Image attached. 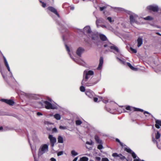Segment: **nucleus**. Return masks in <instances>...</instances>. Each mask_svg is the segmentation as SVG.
Segmentation results:
<instances>
[{
    "label": "nucleus",
    "mask_w": 161,
    "mask_h": 161,
    "mask_svg": "<svg viewBox=\"0 0 161 161\" xmlns=\"http://www.w3.org/2000/svg\"><path fill=\"white\" fill-rule=\"evenodd\" d=\"M125 150L128 153H131L133 151L131 150L130 149L128 148L125 147Z\"/></svg>",
    "instance_id": "38"
},
{
    "label": "nucleus",
    "mask_w": 161,
    "mask_h": 161,
    "mask_svg": "<svg viewBox=\"0 0 161 161\" xmlns=\"http://www.w3.org/2000/svg\"><path fill=\"white\" fill-rule=\"evenodd\" d=\"M94 138L97 143L99 144H102L103 143L102 140L100 139L98 136H95Z\"/></svg>",
    "instance_id": "24"
},
{
    "label": "nucleus",
    "mask_w": 161,
    "mask_h": 161,
    "mask_svg": "<svg viewBox=\"0 0 161 161\" xmlns=\"http://www.w3.org/2000/svg\"><path fill=\"white\" fill-rule=\"evenodd\" d=\"M85 94L88 97L91 98H92L95 95L94 93L90 90H86L85 92Z\"/></svg>",
    "instance_id": "13"
},
{
    "label": "nucleus",
    "mask_w": 161,
    "mask_h": 161,
    "mask_svg": "<svg viewBox=\"0 0 161 161\" xmlns=\"http://www.w3.org/2000/svg\"><path fill=\"white\" fill-rule=\"evenodd\" d=\"M134 107H131L130 106H127L125 108L127 110H129V111H132V110H133Z\"/></svg>",
    "instance_id": "34"
},
{
    "label": "nucleus",
    "mask_w": 161,
    "mask_h": 161,
    "mask_svg": "<svg viewBox=\"0 0 161 161\" xmlns=\"http://www.w3.org/2000/svg\"><path fill=\"white\" fill-rule=\"evenodd\" d=\"M160 137V134L159 132L157 131V134L155 136V138L156 139V141H158V142H160V139L159 138Z\"/></svg>",
    "instance_id": "28"
},
{
    "label": "nucleus",
    "mask_w": 161,
    "mask_h": 161,
    "mask_svg": "<svg viewBox=\"0 0 161 161\" xmlns=\"http://www.w3.org/2000/svg\"><path fill=\"white\" fill-rule=\"evenodd\" d=\"M130 50L134 53H136L137 52V51L136 49L133 48L132 47L130 48Z\"/></svg>",
    "instance_id": "45"
},
{
    "label": "nucleus",
    "mask_w": 161,
    "mask_h": 161,
    "mask_svg": "<svg viewBox=\"0 0 161 161\" xmlns=\"http://www.w3.org/2000/svg\"><path fill=\"white\" fill-rule=\"evenodd\" d=\"M107 20H108V21L110 22H112V18L111 17H108L107 18Z\"/></svg>",
    "instance_id": "55"
},
{
    "label": "nucleus",
    "mask_w": 161,
    "mask_h": 161,
    "mask_svg": "<svg viewBox=\"0 0 161 161\" xmlns=\"http://www.w3.org/2000/svg\"><path fill=\"white\" fill-rule=\"evenodd\" d=\"M89 36L94 41H97L98 39V36L96 34L93 33H91V34H89Z\"/></svg>",
    "instance_id": "17"
},
{
    "label": "nucleus",
    "mask_w": 161,
    "mask_h": 161,
    "mask_svg": "<svg viewBox=\"0 0 161 161\" xmlns=\"http://www.w3.org/2000/svg\"><path fill=\"white\" fill-rule=\"evenodd\" d=\"M71 154L73 156H75L78 155V153L75 150H73L71 151Z\"/></svg>",
    "instance_id": "33"
},
{
    "label": "nucleus",
    "mask_w": 161,
    "mask_h": 161,
    "mask_svg": "<svg viewBox=\"0 0 161 161\" xmlns=\"http://www.w3.org/2000/svg\"><path fill=\"white\" fill-rule=\"evenodd\" d=\"M153 141L154 143H156V144L157 147L159 149H161V143L158 144V143L159 142L156 141L155 139L154 138L153 139Z\"/></svg>",
    "instance_id": "26"
},
{
    "label": "nucleus",
    "mask_w": 161,
    "mask_h": 161,
    "mask_svg": "<svg viewBox=\"0 0 161 161\" xmlns=\"http://www.w3.org/2000/svg\"><path fill=\"white\" fill-rule=\"evenodd\" d=\"M48 138L50 140L51 146L52 147H53L55 144L56 142V138L53 137L52 135L50 134L49 135Z\"/></svg>",
    "instance_id": "8"
},
{
    "label": "nucleus",
    "mask_w": 161,
    "mask_h": 161,
    "mask_svg": "<svg viewBox=\"0 0 161 161\" xmlns=\"http://www.w3.org/2000/svg\"><path fill=\"white\" fill-rule=\"evenodd\" d=\"M3 55V58L5 64L6 66V67L8 70L10 72V73L11 74V77H13V76L12 74L10 71V67H9L8 62L6 60V59L5 58V57Z\"/></svg>",
    "instance_id": "14"
},
{
    "label": "nucleus",
    "mask_w": 161,
    "mask_h": 161,
    "mask_svg": "<svg viewBox=\"0 0 161 161\" xmlns=\"http://www.w3.org/2000/svg\"><path fill=\"white\" fill-rule=\"evenodd\" d=\"M37 114L38 116H40V112H37Z\"/></svg>",
    "instance_id": "62"
},
{
    "label": "nucleus",
    "mask_w": 161,
    "mask_h": 161,
    "mask_svg": "<svg viewBox=\"0 0 161 161\" xmlns=\"http://www.w3.org/2000/svg\"><path fill=\"white\" fill-rule=\"evenodd\" d=\"M65 46L66 47V50L68 52L69 54L70 55V57L72 58L74 61L76 62L77 64L81 65L84 66L85 65V63L84 61L80 59H77L72 58L70 54V50L69 47L67 46L66 44L64 43Z\"/></svg>",
    "instance_id": "4"
},
{
    "label": "nucleus",
    "mask_w": 161,
    "mask_h": 161,
    "mask_svg": "<svg viewBox=\"0 0 161 161\" xmlns=\"http://www.w3.org/2000/svg\"><path fill=\"white\" fill-rule=\"evenodd\" d=\"M131 154L133 158L134 159L137 158L138 157L137 156V155L134 152H132Z\"/></svg>",
    "instance_id": "37"
},
{
    "label": "nucleus",
    "mask_w": 161,
    "mask_h": 161,
    "mask_svg": "<svg viewBox=\"0 0 161 161\" xmlns=\"http://www.w3.org/2000/svg\"><path fill=\"white\" fill-rule=\"evenodd\" d=\"M80 90L82 92H84L85 91V87L83 86H81L80 87Z\"/></svg>",
    "instance_id": "42"
},
{
    "label": "nucleus",
    "mask_w": 161,
    "mask_h": 161,
    "mask_svg": "<svg viewBox=\"0 0 161 161\" xmlns=\"http://www.w3.org/2000/svg\"><path fill=\"white\" fill-rule=\"evenodd\" d=\"M103 63V57H100L99 60V63L98 67L97 68V70H100L102 69Z\"/></svg>",
    "instance_id": "16"
},
{
    "label": "nucleus",
    "mask_w": 161,
    "mask_h": 161,
    "mask_svg": "<svg viewBox=\"0 0 161 161\" xmlns=\"http://www.w3.org/2000/svg\"><path fill=\"white\" fill-rule=\"evenodd\" d=\"M115 140L116 141L118 142H119L120 144V145L122 146V147H124V144H123V143H122V142H121L120 140H119V139H118V138H116V139H115Z\"/></svg>",
    "instance_id": "40"
},
{
    "label": "nucleus",
    "mask_w": 161,
    "mask_h": 161,
    "mask_svg": "<svg viewBox=\"0 0 161 161\" xmlns=\"http://www.w3.org/2000/svg\"><path fill=\"white\" fill-rule=\"evenodd\" d=\"M147 9L151 12H157L160 11L161 12V8L157 4H153L148 5L147 7Z\"/></svg>",
    "instance_id": "5"
},
{
    "label": "nucleus",
    "mask_w": 161,
    "mask_h": 161,
    "mask_svg": "<svg viewBox=\"0 0 161 161\" xmlns=\"http://www.w3.org/2000/svg\"><path fill=\"white\" fill-rule=\"evenodd\" d=\"M47 100H49V101H50V102H52V100L49 98H47Z\"/></svg>",
    "instance_id": "64"
},
{
    "label": "nucleus",
    "mask_w": 161,
    "mask_h": 161,
    "mask_svg": "<svg viewBox=\"0 0 161 161\" xmlns=\"http://www.w3.org/2000/svg\"><path fill=\"white\" fill-rule=\"evenodd\" d=\"M99 36L101 41H103L108 42V40L107 37L105 35L103 34H99Z\"/></svg>",
    "instance_id": "19"
},
{
    "label": "nucleus",
    "mask_w": 161,
    "mask_h": 161,
    "mask_svg": "<svg viewBox=\"0 0 161 161\" xmlns=\"http://www.w3.org/2000/svg\"><path fill=\"white\" fill-rule=\"evenodd\" d=\"M116 58L118 60V61L120 62V63L122 64H123L125 65L126 64V62L125 60V59H124V58L120 59L118 57L116 56Z\"/></svg>",
    "instance_id": "25"
},
{
    "label": "nucleus",
    "mask_w": 161,
    "mask_h": 161,
    "mask_svg": "<svg viewBox=\"0 0 161 161\" xmlns=\"http://www.w3.org/2000/svg\"><path fill=\"white\" fill-rule=\"evenodd\" d=\"M50 160L51 161H56V159L53 158H52L50 159Z\"/></svg>",
    "instance_id": "58"
},
{
    "label": "nucleus",
    "mask_w": 161,
    "mask_h": 161,
    "mask_svg": "<svg viewBox=\"0 0 161 161\" xmlns=\"http://www.w3.org/2000/svg\"><path fill=\"white\" fill-rule=\"evenodd\" d=\"M88 158L86 157H83L80 158V161H88Z\"/></svg>",
    "instance_id": "32"
},
{
    "label": "nucleus",
    "mask_w": 161,
    "mask_h": 161,
    "mask_svg": "<svg viewBox=\"0 0 161 161\" xmlns=\"http://www.w3.org/2000/svg\"><path fill=\"white\" fill-rule=\"evenodd\" d=\"M137 47H139L143 43V39L142 37H139L137 39Z\"/></svg>",
    "instance_id": "20"
},
{
    "label": "nucleus",
    "mask_w": 161,
    "mask_h": 161,
    "mask_svg": "<svg viewBox=\"0 0 161 161\" xmlns=\"http://www.w3.org/2000/svg\"><path fill=\"white\" fill-rule=\"evenodd\" d=\"M155 123V127L158 129H159L160 127V126H161V120H156Z\"/></svg>",
    "instance_id": "22"
},
{
    "label": "nucleus",
    "mask_w": 161,
    "mask_h": 161,
    "mask_svg": "<svg viewBox=\"0 0 161 161\" xmlns=\"http://www.w3.org/2000/svg\"><path fill=\"white\" fill-rule=\"evenodd\" d=\"M47 9L51 12L57 15L58 18H60V16L55 8L52 6H49L47 8Z\"/></svg>",
    "instance_id": "11"
},
{
    "label": "nucleus",
    "mask_w": 161,
    "mask_h": 161,
    "mask_svg": "<svg viewBox=\"0 0 161 161\" xmlns=\"http://www.w3.org/2000/svg\"><path fill=\"white\" fill-rule=\"evenodd\" d=\"M97 20L96 21V25L97 27H98V24L101 23H104V20L102 18H98L96 17Z\"/></svg>",
    "instance_id": "18"
},
{
    "label": "nucleus",
    "mask_w": 161,
    "mask_h": 161,
    "mask_svg": "<svg viewBox=\"0 0 161 161\" xmlns=\"http://www.w3.org/2000/svg\"><path fill=\"white\" fill-rule=\"evenodd\" d=\"M0 73H1L3 78L5 80H6V79H5V76H4V75L3 74V72H2V70H1V69H0Z\"/></svg>",
    "instance_id": "53"
},
{
    "label": "nucleus",
    "mask_w": 161,
    "mask_h": 161,
    "mask_svg": "<svg viewBox=\"0 0 161 161\" xmlns=\"http://www.w3.org/2000/svg\"><path fill=\"white\" fill-rule=\"evenodd\" d=\"M78 159V157H75L72 161H76Z\"/></svg>",
    "instance_id": "60"
},
{
    "label": "nucleus",
    "mask_w": 161,
    "mask_h": 161,
    "mask_svg": "<svg viewBox=\"0 0 161 161\" xmlns=\"http://www.w3.org/2000/svg\"><path fill=\"white\" fill-rule=\"evenodd\" d=\"M32 140L35 143H36L39 142V141L37 138V136L36 134L35 133L33 136Z\"/></svg>",
    "instance_id": "23"
},
{
    "label": "nucleus",
    "mask_w": 161,
    "mask_h": 161,
    "mask_svg": "<svg viewBox=\"0 0 161 161\" xmlns=\"http://www.w3.org/2000/svg\"><path fill=\"white\" fill-rule=\"evenodd\" d=\"M127 64V65L130 68V69H131L132 70H134V71H136L137 70V68H135L133 67L132 65L131 64L128 62H127L126 63Z\"/></svg>",
    "instance_id": "27"
},
{
    "label": "nucleus",
    "mask_w": 161,
    "mask_h": 161,
    "mask_svg": "<svg viewBox=\"0 0 161 161\" xmlns=\"http://www.w3.org/2000/svg\"><path fill=\"white\" fill-rule=\"evenodd\" d=\"M101 159V158L99 157H97L95 158V159L97 161H100Z\"/></svg>",
    "instance_id": "54"
},
{
    "label": "nucleus",
    "mask_w": 161,
    "mask_h": 161,
    "mask_svg": "<svg viewBox=\"0 0 161 161\" xmlns=\"http://www.w3.org/2000/svg\"><path fill=\"white\" fill-rule=\"evenodd\" d=\"M75 123L76 125H81L82 123V122L80 120H78L76 121Z\"/></svg>",
    "instance_id": "41"
},
{
    "label": "nucleus",
    "mask_w": 161,
    "mask_h": 161,
    "mask_svg": "<svg viewBox=\"0 0 161 161\" xmlns=\"http://www.w3.org/2000/svg\"><path fill=\"white\" fill-rule=\"evenodd\" d=\"M149 114V115H151V116H152V114L150 113H149L147 111H145L144 112V114Z\"/></svg>",
    "instance_id": "57"
},
{
    "label": "nucleus",
    "mask_w": 161,
    "mask_h": 161,
    "mask_svg": "<svg viewBox=\"0 0 161 161\" xmlns=\"http://www.w3.org/2000/svg\"><path fill=\"white\" fill-rule=\"evenodd\" d=\"M84 51V49L82 47H79L77 50L76 53L77 55L79 57L81 56V54Z\"/></svg>",
    "instance_id": "15"
},
{
    "label": "nucleus",
    "mask_w": 161,
    "mask_h": 161,
    "mask_svg": "<svg viewBox=\"0 0 161 161\" xmlns=\"http://www.w3.org/2000/svg\"><path fill=\"white\" fill-rule=\"evenodd\" d=\"M119 157L122 160H123L125 159H126L125 157L121 153L119 154Z\"/></svg>",
    "instance_id": "39"
},
{
    "label": "nucleus",
    "mask_w": 161,
    "mask_h": 161,
    "mask_svg": "<svg viewBox=\"0 0 161 161\" xmlns=\"http://www.w3.org/2000/svg\"><path fill=\"white\" fill-rule=\"evenodd\" d=\"M58 24L59 26L58 27L59 30L62 32H64L65 31H66V29L65 28L64 25L62 24H60V23H58Z\"/></svg>",
    "instance_id": "21"
},
{
    "label": "nucleus",
    "mask_w": 161,
    "mask_h": 161,
    "mask_svg": "<svg viewBox=\"0 0 161 161\" xmlns=\"http://www.w3.org/2000/svg\"><path fill=\"white\" fill-rule=\"evenodd\" d=\"M48 151V145L44 144L41 147V155L47 152Z\"/></svg>",
    "instance_id": "9"
},
{
    "label": "nucleus",
    "mask_w": 161,
    "mask_h": 161,
    "mask_svg": "<svg viewBox=\"0 0 161 161\" xmlns=\"http://www.w3.org/2000/svg\"><path fill=\"white\" fill-rule=\"evenodd\" d=\"M53 117L55 119L57 120H60L61 118L60 115L58 114H55L53 115Z\"/></svg>",
    "instance_id": "29"
},
{
    "label": "nucleus",
    "mask_w": 161,
    "mask_h": 161,
    "mask_svg": "<svg viewBox=\"0 0 161 161\" xmlns=\"http://www.w3.org/2000/svg\"><path fill=\"white\" fill-rule=\"evenodd\" d=\"M103 148L102 144H100L97 146V148L99 149H101Z\"/></svg>",
    "instance_id": "44"
},
{
    "label": "nucleus",
    "mask_w": 161,
    "mask_h": 161,
    "mask_svg": "<svg viewBox=\"0 0 161 161\" xmlns=\"http://www.w3.org/2000/svg\"><path fill=\"white\" fill-rule=\"evenodd\" d=\"M107 8V6L106 5H105L103 7H100V11H102L104 9H105Z\"/></svg>",
    "instance_id": "46"
},
{
    "label": "nucleus",
    "mask_w": 161,
    "mask_h": 161,
    "mask_svg": "<svg viewBox=\"0 0 161 161\" xmlns=\"http://www.w3.org/2000/svg\"><path fill=\"white\" fill-rule=\"evenodd\" d=\"M134 161H140V159L138 157H137V158L134 159Z\"/></svg>",
    "instance_id": "59"
},
{
    "label": "nucleus",
    "mask_w": 161,
    "mask_h": 161,
    "mask_svg": "<svg viewBox=\"0 0 161 161\" xmlns=\"http://www.w3.org/2000/svg\"><path fill=\"white\" fill-rule=\"evenodd\" d=\"M109 47L111 49V50L110 51L111 52H113L116 54H120V52L119 48L115 45L112 44L110 46H109Z\"/></svg>",
    "instance_id": "6"
},
{
    "label": "nucleus",
    "mask_w": 161,
    "mask_h": 161,
    "mask_svg": "<svg viewBox=\"0 0 161 161\" xmlns=\"http://www.w3.org/2000/svg\"><path fill=\"white\" fill-rule=\"evenodd\" d=\"M58 142L59 143H63L64 141L63 137L61 136H58Z\"/></svg>",
    "instance_id": "30"
},
{
    "label": "nucleus",
    "mask_w": 161,
    "mask_h": 161,
    "mask_svg": "<svg viewBox=\"0 0 161 161\" xmlns=\"http://www.w3.org/2000/svg\"><path fill=\"white\" fill-rule=\"evenodd\" d=\"M102 161H109L108 159L107 158H103Z\"/></svg>",
    "instance_id": "52"
},
{
    "label": "nucleus",
    "mask_w": 161,
    "mask_h": 161,
    "mask_svg": "<svg viewBox=\"0 0 161 161\" xmlns=\"http://www.w3.org/2000/svg\"><path fill=\"white\" fill-rule=\"evenodd\" d=\"M64 153V152L63 151H61L58 152L57 153V155L58 156H61V155H62Z\"/></svg>",
    "instance_id": "47"
},
{
    "label": "nucleus",
    "mask_w": 161,
    "mask_h": 161,
    "mask_svg": "<svg viewBox=\"0 0 161 161\" xmlns=\"http://www.w3.org/2000/svg\"><path fill=\"white\" fill-rule=\"evenodd\" d=\"M93 75L94 72L92 70H85L83 73V79L81 83L82 85L86 86H90L96 84L97 81H96L94 79H91L88 80L91 76Z\"/></svg>",
    "instance_id": "1"
},
{
    "label": "nucleus",
    "mask_w": 161,
    "mask_h": 161,
    "mask_svg": "<svg viewBox=\"0 0 161 161\" xmlns=\"http://www.w3.org/2000/svg\"><path fill=\"white\" fill-rule=\"evenodd\" d=\"M112 156L114 157H119V154L117 153H114L112 154Z\"/></svg>",
    "instance_id": "50"
},
{
    "label": "nucleus",
    "mask_w": 161,
    "mask_h": 161,
    "mask_svg": "<svg viewBox=\"0 0 161 161\" xmlns=\"http://www.w3.org/2000/svg\"><path fill=\"white\" fill-rule=\"evenodd\" d=\"M0 100L2 102H4L11 106H12L14 104V102L11 99L8 100L7 99H2Z\"/></svg>",
    "instance_id": "12"
},
{
    "label": "nucleus",
    "mask_w": 161,
    "mask_h": 161,
    "mask_svg": "<svg viewBox=\"0 0 161 161\" xmlns=\"http://www.w3.org/2000/svg\"><path fill=\"white\" fill-rule=\"evenodd\" d=\"M52 131L53 133H57L58 131L57 128L55 127L53 129Z\"/></svg>",
    "instance_id": "49"
},
{
    "label": "nucleus",
    "mask_w": 161,
    "mask_h": 161,
    "mask_svg": "<svg viewBox=\"0 0 161 161\" xmlns=\"http://www.w3.org/2000/svg\"><path fill=\"white\" fill-rule=\"evenodd\" d=\"M70 9L72 10H73L74 9V7H71Z\"/></svg>",
    "instance_id": "63"
},
{
    "label": "nucleus",
    "mask_w": 161,
    "mask_h": 161,
    "mask_svg": "<svg viewBox=\"0 0 161 161\" xmlns=\"http://www.w3.org/2000/svg\"><path fill=\"white\" fill-rule=\"evenodd\" d=\"M3 128L2 126H1L0 127V131L3 130Z\"/></svg>",
    "instance_id": "61"
},
{
    "label": "nucleus",
    "mask_w": 161,
    "mask_h": 161,
    "mask_svg": "<svg viewBox=\"0 0 161 161\" xmlns=\"http://www.w3.org/2000/svg\"><path fill=\"white\" fill-rule=\"evenodd\" d=\"M106 44H104L103 45V46L104 47H109V46H111L110 45H112V44L108 42H106Z\"/></svg>",
    "instance_id": "31"
},
{
    "label": "nucleus",
    "mask_w": 161,
    "mask_h": 161,
    "mask_svg": "<svg viewBox=\"0 0 161 161\" xmlns=\"http://www.w3.org/2000/svg\"><path fill=\"white\" fill-rule=\"evenodd\" d=\"M41 101L44 104L45 108L47 109H57L58 108V106L56 103L52 104L47 101H43L42 100Z\"/></svg>",
    "instance_id": "3"
},
{
    "label": "nucleus",
    "mask_w": 161,
    "mask_h": 161,
    "mask_svg": "<svg viewBox=\"0 0 161 161\" xmlns=\"http://www.w3.org/2000/svg\"><path fill=\"white\" fill-rule=\"evenodd\" d=\"M41 3L42 4V6L43 8H45L46 6V3H45L44 2H42L41 1Z\"/></svg>",
    "instance_id": "51"
},
{
    "label": "nucleus",
    "mask_w": 161,
    "mask_h": 161,
    "mask_svg": "<svg viewBox=\"0 0 161 161\" xmlns=\"http://www.w3.org/2000/svg\"><path fill=\"white\" fill-rule=\"evenodd\" d=\"M86 144L89 145H92L93 144V142H92V141H91L90 142L87 141L86 142Z\"/></svg>",
    "instance_id": "43"
},
{
    "label": "nucleus",
    "mask_w": 161,
    "mask_h": 161,
    "mask_svg": "<svg viewBox=\"0 0 161 161\" xmlns=\"http://www.w3.org/2000/svg\"><path fill=\"white\" fill-rule=\"evenodd\" d=\"M28 141L29 143L30 144V145L31 146V149L32 151V153L33 154V157H34V159L35 161H39V160H39V158L40 154V147L39 148V149L38 154V159H37L36 158V157L35 154L34 153V151H33V149L32 148V146H31V143L30 142V140L28 138Z\"/></svg>",
    "instance_id": "10"
},
{
    "label": "nucleus",
    "mask_w": 161,
    "mask_h": 161,
    "mask_svg": "<svg viewBox=\"0 0 161 161\" xmlns=\"http://www.w3.org/2000/svg\"><path fill=\"white\" fill-rule=\"evenodd\" d=\"M98 98L97 97H94V101L95 102H97L98 101Z\"/></svg>",
    "instance_id": "56"
},
{
    "label": "nucleus",
    "mask_w": 161,
    "mask_h": 161,
    "mask_svg": "<svg viewBox=\"0 0 161 161\" xmlns=\"http://www.w3.org/2000/svg\"><path fill=\"white\" fill-rule=\"evenodd\" d=\"M133 108H134L133 110H134V111H140V112H143L144 111L143 109H140V108H135V107H134Z\"/></svg>",
    "instance_id": "36"
},
{
    "label": "nucleus",
    "mask_w": 161,
    "mask_h": 161,
    "mask_svg": "<svg viewBox=\"0 0 161 161\" xmlns=\"http://www.w3.org/2000/svg\"><path fill=\"white\" fill-rule=\"evenodd\" d=\"M143 19L145 20H152L153 19V18L149 16H147L146 17H145L143 18Z\"/></svg>",
    "instance_id": "35"
},
{
    "label": "nucleus",
    "mask_w": 161,
    "mask_h": 161,
    "mask_svg": "<svg viewBox=\"0 0 161 161\" xmlns=\"http://www.w3.org/2000/svg\"><path fill=\"white\" fill-rule=\"evenodd\" d=\"M79 31L81 32H83L84 33L88 34L89 35L91 34L92 31L91 30L90 27L89 26H85L83 30L79 29Z\"/></svg>",
    "instance_id": "7"
},
{
    "label": "nucleus",
    "mask_w": 161,
    "mask_h": 161,
    "mask_svg": "<svg viewBox=\"0 0 161 161\" xmlns=\"http://www.w3.org/2000/svg\"><path fill=\"white\" fill-rule=\"evenodd\" d=\"M60 129L65 130L67 129V127L65 126H60L59 127Z\"/></svg>",
    "instance_id": "48"
},
{
    "label": "nucleus",
    "mask_w": 161,
    "mask_h": 161,
    "mask_svg": "<svg viewBox=\"0 0 161 161\" xmlns=\"http://www.w3.org/2000/svg\"><path fill=\"white\" fill-rule=\"evenodd\" d=\"M129 14L130 15V23L131 25L134 24H136L137 25H140L141 24V19L142 18L139 17L137 14L134 13H132L130 12Z\"/></svg>",
    "instance_id": "2"
}]
</instances>
